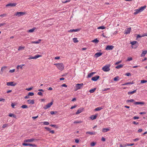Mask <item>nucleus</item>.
Wrapping results in <instances>:
<instances>
[{"label": "nucleus", "mask_w": 147, "mask_h": 147, "mask_svg": "<svg viewBox=\"0 0 147 147\" xmlns=\"http://www.w3.org/2000/svg\"><path fill=\"white\" fill-rule=\"evenodd\" d=\"M57 68L60 70H62L64 68V65L63 63H59L54 64Z\"/></svg>", "instance_id": "nucleus-1"}, {"label": "nucleus", "mask_w": 147, "mask_h": 147, "mask_svg": "<svg viewBox=\"0 0 147 147\" xmlns=\"http://www.w3.org/2000/svg\"><path fill=\"white\" fill-rule=\"evenodd\" d=\"M111 65L110 64H108L106 65L103 67L102 68V70L105 72L109 71L110 70V67Z\"/></svg>", "instance_id": "nucleus-2"}, {"label": "nucleus", "mask_w": 147, "mask_h": 147, "mask_svg": "<svg viewBox=\"0 0 147 147\" xmlns=\"http://www.w3.org/2000/svg\"><path fill=\"white\" fill-rule=\"evenodd\" d=\"M130 43L132 45V47L134 49H136L139 45L138 43L136 41L131 42Z\"/></svg>", "instance_id": "nucleus-3"}, {"label": "nucleus", "mask_w": 147, "mask_h": 147, "mask_svg": "<svg viewBox=\"0 0 147 147\" xmlns=\"http://www.w3.org/2000/svg\"><path fill=\"white\" fill-rule=\"evenodd\" d=\"M83 84L82 83L76 84V89L75 90L76 91L78 90L81 89L83 87Z\"/></svg>", "instance_id": "nucleus-4"}, {"label": "nucleus", "mask_w": 147, "mask_h": 147, "mask_svg": "<svg viewBox=\"0 0 147 147\" xmlns=\"http://www.w3.org/2000/svg\"><path fill=\"white\" fill-rule=\"evenodd\" d=\"M25 13L24 12H18L15 13V16H18V17H20L24 15Z\"/></svg>", "instance_id": "nucleus-5"}, {"label": "nucleus", "mask_w": 147, "mask_h": 147, "mask_svg": "<svg viewBox=\"0 0 147 147\" xmlns=\"http://www.w3.org/2000/svg\"><path fill=\"white\" fill-rule=\"evenodd\" d=\"M53 101L51 102L48 103L46 106H45L43 107V108L45 109H47L48 108H50L51 107V106L53 104Z\"/></svg>", "instance_id": "nucleus-6"}, {"label": "nucleus", "mask_w": 147, "mask_h": 147, "mask_svg": "<svg viewBox=\"0 0 147 147\" xmlns=\"http://www.w3.org/2000/svg\"><path fill=\"white\" fill-rule=\"evenodd\" d=\"M22 145L24 146H30L33 147L37 146V145L34 144H31L26 143H23L22 144Z\"/></svg>", "instance_id": "nucleus-7"}, {"label": "nucleus", "mask_w": 147, "mask_h": 147, "mask_svg": "<svg viewBox=\"0 0 147 147\" xmlns=\"http://www.w3.org/2000/svg\"><path fill=\"white\" fill-rule=\"evenodd\" d=\"M41 55H35L34 56H32L28 58L29 59H36L37 58H38L39 57H41Z\"/></svg>", "instance_id": "nucleus-8"}, {"label": "nucleus", "mask_w": 147, "mask_h": 147, "mask_svg": "<svg viewBox=\"0 0 147 147\" xmlns=\"http://www.w3.org/2000/svg\"><path fill=\"white\" fill-rule=\"evenodd\" d=\"M13 82H7V85L8 86H15L16 85V84H13Z\"/></svg>", "instance_id": "nucleus-9"}, {"label": "nucleus", "mask_w": 147, "mask_h": 147, "mask_svg": "<svg viewBox=\"0 0 147 147\" xmlns=\"http://www.w3.org/2000/svg\"><path fill=\"white\" fill-rule=\"evenodd\" d=\"M114 48V47L112 45H108L106 48L105 50L107 51L112 50Z\"/></svg>", "instance_id": "nucleus-10"}, {"label": "nucleus", "mask_w": 147, "mask_h": 147, "mask_svg": "<svg viewBox=\"0 0 147 147\" xmlns=\"http://www.w3.org/2000/svg\"><path fill=\"white\" fill-rule=\"evenodd\" d=\"M100 78L99 76H96L94 77H92L91 79V80L92 81H96Z\"/></svg>", "instance_id": "nucleus-11"}, {"label": "nucleus", "mask_w": 147, "mask_h": 147, "mask_svg": "<svg viewBox=\"0 0 147 147\" xmlns=\"http://www.w3.org/2000/svg\"><path fill=\"white\" fill-rule=\"evenodd\" d=\"M131 30L130 28H127L124 31V33L126 34H128L130 33Z\"/></svg>", "instance_id": "nucleus-12"}, {"label": "nucleus", "mask_w": 147, "mask_h": 147, "mask_svg": "<svg viewBox=\"0 0 147 147\" xmlns=\"http://www.w3.org/2000/svg\"><path fill=\"white\" fill-rule=\"evenodd\" d=\"M17 4V3H9L7 4L6 5V6H11V7H14Z\"/></svg>", "instance_id": "nucleus-13"}, {"label": "nucleus", "mask_w": 147, "mask_h": 147, "mask_svg": "<svg viewBox=\"0 0 147 147\" xmlns=\"http://www.w3.org/2000/svg\"><path fill=\"white\" fill-rule=\"evenodd\" d=\"M35 140V139L34 138H32L30 139H28L25 140L24 141V142H32L34 141Z\"/></svg>", "instance_id": "nucleus-14"}, {"label": "nucleus", "mask_w": 147, "mask_h": 147, "mask_svg": "<svg viewBox=\"0 0 147 147\" xmlns=\"http://www.w3.org/2000/svg\"><path fill=\"white\" fill-rule=\"evenodd\" d=\"M134 104L136 105H142L145 104V102H135L134 103Z\"/></svg>", "instance_id": "nucleus-15"}, {"label": "nucleus", "mask_w": 147, "mask_h": 147, "mask_svg": "<svg viewBox=\"0 0 147 147\" xmlns=\"http://www.w3.org/2000/svg\"><path fill=\"white\" fill-rule=\"evenodd\" d=\"M102 54V53L100 52L97 53L95 54L94 56L95 57L97 58L101 55Z\"/></svg>", "instance_id": "nucleus-16"}, {"label": "nucleus", "mask_w": 147, "mask_h": 147, "mask_svg": "<svg viewBox=\"0 0 147 147\" xmlns=\"http://www.w3.org/2000/svg\"><path fill=\"white\" fill-rule=\"evenodd\" d=\"M83 110V109L81 108H80L77 111L76 113V114L77 115L82 112Z\"/></svg>", "instance_id": "nucleus-17"}, {"label": "nucleus", "mask_w": 147, "mask_h": 147, "mask_svg": "<svg viewBox=\"0 0 147 147\" xmlns=\"http://www.w3.org/2000/svg\"><path fill=\"white\" fill-rule=\"evenodd\" d=\"M80 29L78 28L76 29H71L68 31L69 32H76L80 31Z\"/></svg>", "instance_id": "nucleus-18"}, {"label": "nucleus", "mask_w": 147, "mask_h": 147, "mask_svg": "<svg viewBox=\"0 0 147 147\" xmlns=\"http://www.w3.org/2000/svg\"><path fill=\"white\" fill-rule=\"evenodd\" d=\"M27 102L29 104H34V100H27Z\"/></svg>", "instance_id": "nucleus-19"}, {"label": "nucleus", "mask_w": 147, "mask_h": 147, "mask_svg": "<svg viewBox=\"0 0 147 147\" xmlns=\"http://www.w3.org/2000/svg\"><path fill=\"white\" fill-rule=\"evenodd\" d=\"M35 29H36V28L35 27H34V28H32L31 29L28 30L27 31V32H29V33L33 32H34V30Z\"/></svg>", "instance_id": "nucleus-20"}, {"label": "nucleus", "mask_w": 147, "mask_h": 147, "mask_svg": "<svg viewBox=\"0 0 147 147\" xmlns=\"http://www.w3.org/2000/svg\"><path fill=\"white\" fill-rule=\"evenodd\" d=\"M7 68V67L6 66H4L1 68L0 71V73L1 74H2L3 73V71H4Z\"/></svg>", "instance_id": "nucleus-21"}, {"label": "nucleus", "mask_w": 147, "mask_h": 147, "mask_svg": "<svg viewBox=\"0 0 147 147\" xmlns=\"http://www.w3.org/2000/svg\"><path fill=\"white\" fill-rule=\"evenodd\" d=\"M147 53V51L146 50L143 51L142 54L141 55V57L144 56Z\"/></svg>", "instance_id": "nucleus-22"}, {"label": "nucleus", "mask_w": 147, "mask_h": 147, "mask_svg": "<svg viewBox=\"0 0 147 147\" xmlns=\"http://www.w3.org/2000/svg\"><path fill=\"white\" fill-rule=\"evenodd\" d=\"M146 5H144L143 6L141 7H140L139 8V9L140 11L141 12L143 10H144L146 7Z\"/></svg>", "instance_id": "nucleus-23"}, {"label": "nucleus", "mask_w": 147, "mask_h": 147, "mask_svg": "<svg viewBox=\"0 0 147 147\" xmlns=\"http://www.w3.org/2000/svg\"><path fill=\"white\" fill-rule=\"evenodd\" d=\"M134 11H135L134 13V15H136L139 13L141 12L139 8L137 9H135V10Z\"/></svg>", "instance_id": "nucleus-24"}, {"label": "nucleus", "mask_w": 147, "mask_h": 147, "mask_svg": "<svg viewBox=\"0 0 147 147\" xmlns=\"http://www.w3.org/2000/svg\"><path fill=\"white\" fill-rule=\"evenodd\" d=\"M41 41V39H39L37 41H34L31 42V43L32 44H39L40 43V42Z\"/></svg>", "instance_id": "nucleus-25"}, {"label": "nucleus", "mask_w": 147, "mask_h": 147, "mask_svg": "<svg viewBox=\"0 0 147 147\" xmlns=\"http://www.w3.org/2000/svg\"><path fill=\"white\" fill-rule=\"evenodd\" d=\"M97 116V115H92L91 116L90 118L92 120H94L96 118Z\"/></svg>", "instance_id": "nucleus-26"}, {"label": "nucleus", "mask_w": 147, "mask_h": 147, "mask_svg": "<svg viewBox=\"0 0 147 147\" xmlns=\"http://www.w3.org/2000/svg\"><path fill=\"white\" fill-rule=\"evenodd\" d=\"M136 90H135L133 91H131V92L129 91V92H128V94L129 95L132 94H133L136 92Z\"/></svg>", "instance_id": "nucleus-27"}, {"label": "nucleus", "mask_w": 147, "mask_h": 147, "mask_svg": "<svg viewBox=\"0 0 147 147\" xmlns=\"http://www.w3.org/2000/svg\"><path fill=\"white\" fill-rule=\"evenodd\" d=\"M86 134H88L90 135H95V133L94 132H90V131H87L86 132Z\"/></svg>", "instance_id": "nucleus-28"}, {"label": "nucleus", "mask_w": 147, "mask_h": 147, "mask_svg": "<svg viewBox=\"0 0 147 147\" xmlns=\"http://www.w3.org/2000/svg\"><path fill=\"white\" fill-rule=\"evenodd\" d=\"M25 48V47L24 46L22 47V46H20L19 47L18 50V51L22 50H24Z\"/></svg>", "instance_id": "nucleus-29"}, {"label": "nucleus", "mask_w": 147, "mask_h": 147, "mask_svg": "<svg viewBox=\"0 0 147 147\" xmlns=\"http://www.w3.org/2000/svg\"><path fill=\"white\" fill-rule=\"evenodd\" d=\"M96 73L95 72H92L91 73H90L89 74H88V78H90L91 76H92L93 74H95Z\"/></svg>", "instance_id": "nucleus-30"}, {"label": "nucleus", "mask_w": 147, "mask_h": 147, "mask_svg": "<svg viewBox=\"0 0 147 147\" xmlns=\"http://www.w3.org/2000/svg\"><path fill=\"white\" fill-rule=\"evenodd\" d=\"M123 65L122 64H120L119 65L115 67V68L117 69H119L123 67Z\"/></svg>", "instance_id": "nucleus-31"}, {"label": "nucleus", "mask_w": 147, "mask_h": 147, "mask_svg": "<svg viewBox=\"0 0 147 147\" xmlns=\"http://www.w3.org/2000/svg\"><path fill=\"white\" fill-rule=\"evenodd\" d=\"M109 130V129L107 128H103L102 129L103 132H106Z\"/></svg>", "instance_id": "nucleus-32"}, {"label": "nucleus", "mask_w": 147, "mask_h": 147, "mask_svg": "<svg viewBox=\"0 0 147 147\" xmlns=\"http://www.w3.org/2000/svg\"><path fill=\"white\" fill-rule=\"evenodd\" d=\"M82 122V121L81 120H76L75 121L74 123H80Z\"/></svg>", "instance_id": "nucleus-33"}, {"label": "nucleus", "mask_w": 147, "mask_h": 147, "mask_svg": "<svg viewBox=\"0 0 147 147\" xmlns=\"http://www.w3.org/2000/svg\"><path fill=\"white\" fill-rule=\"evenodd\" d=\"M102 109V108L101 107H98L95 109V111H100Z\"/></svg>", "instance_id": "nucleus-34"}, {"label": "nucleus", "mask_w": 147, "mask_h": 147, "mask_svg": "<svg viewBox=\"0 0 147 147\" xmlns=\"http://www.w3.org/2000/svg\"><path fill=\"white\" fill-rule=\"evenodd\" d=\"M99 41V40L97 38L95 39L94 40L92 41V42L95 43H98Z\"/></svg>", "instance_id": "nucleus-35"}, {"label": "nucleus", "mask_w": 147, "mask_h": 147, "mask_svg": "<svg viewBox=\"0 0 147 147\" xmlns=\"http://www.w3.org/2000/svg\"><path fill=\"white\" fill-rule=\"evenodd\" d=\"M96 88H94L93 89H91L90 90L89 92H90L91 93H93L94 92V91L96 90Z\"/></svg>", "instance_id": "nucleus-36"}, {"label": "nucleus", "mask_w": 147, "mask_h": 147, "mask_svg": "<svg viewBox=\"0 0 147 147\" xmlns=\"http://www.w3.org/2000/svg\"><path fill=\"white\" fill-rule=\"evenodd\" d=\"M21 107L23 109L27 108H28V106L26 105H22Z\"/></svg>", "instance_id": "nucleus-37"}, {"label": "nucleus", "mask_w": 147, "mask_h": 147, "mask_svg": "<svg viewBox=\"0 0 147 147\" xmlns=\"http://www.w3.org/2000/svg\"><path fill=\"white\" fill-rule=\"evenodd\" d=\"M73 41L74 43H76L78 42V41L77 40V38H73Z\"/></svg>", "instance_id": "nucleus-38"}, {"label": "nucleus", "mask_w": 147, "mask_h": 147, "mask_svg": "<svg viewBox=\"0 0 147 147\" xmlns=\"http://www.w3.org/2000/svg\"><path fill=\"white\" fill-rule=\"evenodd\" d=\"M134 102V100L133 99H131L129 100H126V102L127 103L129 102Z\"/></svg>", "instance_id": "nucleus-39"}, {"label": "nucleus", "mask_w": 147, "mask_h": 147, "mask_svg": "<svg viewBox=\"0 0 147 147\" xmlns=\"http://www.w3.org/2000/svg\"><path fill=\"white\" fill-rule=\"evenodd\" d=\"M105 28V27L104 26H101L97 28V29H103Z\"/></svg>", "instance_id": "nucleus-40"}, {"label": "nucleus", "mask_w": 147, "mask_h": 147, "mask_svg": "<svg viewBox=\"0 0 147 147\" xmlns=\"http://www.w3.org/2000/svg\"><path fill=\"white\" fill-rule=\"evenodd\" d=\"M119 76H116L113 78V80L114 81H118L119 80Z\"/></svg>", "instance_id": "nucleus-41"}, {"label": "nucleus", "mask_w": 147, "mask_h": 147, "mask_svg": "<svg viewBox=\"0 0 147 147\" xmlns=\"http://www.w3.org/2000/svg\"><path fill=\"white\" fill-rule=\"evenodd\" d=\"M34 94L33 92H29L28 93V95L29 96H33L34 95Z\"/></svg>", "instance_id": "nucleus-42"}, {"label": "nucleus", "mask_w": 147, "mask_h": 147, "mask_svg": "<svg viewBox=\"0 0 147 147\" xmlns=\"http://www.w3.org/2000/svg\"><path fill=\"white\" fill-rule=\"evenodd\" d=\"M127 143L126 144H120V147H125L127 146Z\"/></svg>", "instance_id": "nucleus-43"}, {"label": "nucleus", "mask_w": 147, "mask_h": 147, "mask_svg": "<svg viewBox=\"0 0 147 147\" xmlns=\"http://www.w3.org/2000/svg\"><path fill=\"white\" fill-rule=\"evenodd\" d=\"M132 60V58L131 57H129L127 58V59L126 60V61H131Z\"/></svg>", "instance_id": "nucleus-44"}, {"label": "nucleus", "mask_w": 147, "mask_h": 147, "mask_svg": "<svg viewBox=\"0 0 147 147\" xmlns=\"http://www.w3.org/2000/svg\"><path fill=\"white\" fill-rule=\"evenodd\" d=\"M147 82V81L145 80H142L141 81L140 83L141 84H143Z\"/></svg>", "instance_id": "nucleus-45"}, {"label": "nucleus", "mask_w": 147, "mask_h": 147, "mask_svg": "<svg viewBox=\"0 0 147 147\" xmlns=\"http://www.w3.org/2000/svg\"><path fill=\"white\" fill-rule=\"evenodd\" d=\"M8 124H3L2 126V127L3 128H5L7 127L8 126Z\"/></svg>", "instance_id": "nucleus-46"}, {"label": "nucleus", "mask_w": 147, "mask_h": 147, "mask_svg": "<svg viewBox=\"0 0 147 147\" xmlns=\"http://www.w3.org/2000/svg\"><path fill=\"white\" fill-rule=\"evenodd\" d=\"M127 85H129V84H134V82H133V81H132V82H128L127 83H126Z\"/></svg>", "instance_id": "nucleus-47"}, {"label": "nucleus", "mask_w": 147, "mask_h": 147, "mask_svg": "<svg viewBox=\"0 0 147 147\" xmlns=\"http://www.w3.org/2000/svg\"><path fill=\"white\" fill-rule=\"evenodd\" d=\"M96 144V143L94 142H92L90 144V145L91 146H94Z\"/></svg>", "instance_id": "nucleus-48"}, {"label": "nucleus", "mask_w": 147, "mask_h": 147, "mask_svg": "<svg viewBox=\"0 0 147 147\" xmlns=\"http://www.w3.org/2000/svg\"><path fill=\"white\" fill-rule=\"evenodd\" d=\"M134 144L132 143V144H129V143H127V146H131L134 145Z\"/></svg>", "instance_id": "nucleus-49"}, {"label": "nucleus", "mask_w": 147, "mask_h": 147, "mask_svg": "<svg viewBox=\"0 0 147 147\" xmlns=\"http://www.w3.org/2000/svg\"><path fill=\"white\" fill-rule=\"evenodd\" d=\"M43 124L45 125H48L49 124V123L47 121H45L43 122Z\"/></svg>", "instance_id": "nucleus-50"}, {"label": "nucleus", "mask_w": 147, "mask_h": 147, "mask_svg": "<svg viewBox=\"0 0 147 147\" xmlns=\"http://www.w3.org/2000/svg\"><path fill=\"white\" fill-rule=\"evenodd\" d=\"M140 140V139L139 138H136L135 139H134L133 140V141L134 142H137L138 140Z\"/></svg>", "instance_id": "nucleus-51"}, {"label": "nucleus", "mask_w": 147, "mask_h": 147, "mask_svg": "<svg viewBox=\"0 0 147 147\" xmlns=\"http://www.w3.org/2000/svg\"><path fill=\"white\" fill-rule=\"evenodd\" d=\"M7 16V14H3L0 15V17H4L6 16Z\"/></svg>", "instance_id": "nucleus-52"}, {"label": "nucleus", "mask_w": 147, "mask_h": 147, "mask_svg": "<svg viewBox=\"0 0 147 147\" xmlns=\"http://www.w3.org/2000/svg\"><path fill=\"white\" fill-rule=\"evenodd\" d=\"M70 0H66L65 1H63L62 3H66L67 2H69L70 1Z\"/></svg>", "instance_id": "nucleus-53"}, {"label": "nucleus", "mask_w": 147, "mask_h": 147, "mask_svg": "<svg viewBox=\"0 0 147 147\" xmlns=\"http://www.w3.org/2000/svg\"><path fill=\"white\" fill-rule=\"evenodd\" d=\"M32 88H33V87H30V88H27L26 89V90L28 91H30L32 89Z\"/></svg>", "instance_id": "nucleus-54"}, {"label": "nucleus", "mask_w": 147, "mask_h": 147, "mask_svg": "<svg viewBox=\"0 0 147 147\" xmlns=\"http://www.w3.org/2000/svg\"><path fill=\"white\" fill-rule=\"evenodd\" d=\"M37 94H38V95H40V96H42V94L40 92H38V93H37Z\"/></svg>", "instance_id": "nucleus-55"}, {"label": "nucleus", "mask_w": 147, "mask_h": 147, "mask_svg": "<svg viewBox=\"0 0 147 147\" xmlns=\"http://www.w3.org/2000/svg\"><path fill=\"white\" fill-rule=\"evenodd\" d=\"M77 105H76L72 106L71 107L70 109H72L74 108H75L77 107Z\"/></svg>", "instance_id": "nucleus-56"}, {"label": "nucleus", "mask_w": 147, "mask_h": 147, "mask_svg": "<svg viewBox=\"0 0 147 147\" xmlns=\"http://www.w3.org/2000/svg\"><path fill=\"white\" fill-rule=\"evenodd\" d=\"M125 75H126L127 76H131V74L129 73H126L125 74Z\"/></svg>", "instance_id": "nucleus-57"}, {"label": "nucleus", "mask_w": 147, "mask_h": 147, "mask_svg": "<svg viewBox=\"0 0 147 147\" xmlns=\"http://www.w3.org/2000/svg\"><path fill=\"white\" fill-rule=\"evenodd\" d=\"M45 129H46L48 131H50L51 130V129L49 127H45Z\"/></svg>", "instance_id": "nucleus-58"}, {"label": "nucleus", "mask_w": 147, "mask_h": 147, "mask_svg": "<svg viewBox=\"0 0 147 147\" xmlns=\"http://www.w3.org/2000/svg\"><path fill=\"white\" fill-rule=\"evenodd\" d=\"M110 88H105L102 90V91H107V90H110Z\"/></svg>", "instance_id": "nucleus-59"}, {"label": "nucleus", "mask_w": 147, "mask_h": 147, "mask_svg": "<svg viewBox=\"0 0 147 147\" xmlns=\"http://www.w3.org/2000/svg\"><path fill=\"white\" fill-rule=\"evenodd\" d=\"M5 99L0 98V101L5 102Z\"/></svg>", "instance_id": "nucleus-60"}, {"label": "nucleus", "mask_w": 147, "mask_h": 147, "mask_svg": "<svg viewBox=\"0 0 147 147\" xmlns=\"http://www.w3.org/2000/svg\"><path fill=\"white\" fill-rule=\"evenodd\" d=\"M133 119H138L139 118V117H137V116H135V117H133Z\"/></svg>", "instance_id": "nucleus-61"}, {"label": "nucleus", "mask_w": 147, "mask_h": 147, "mask_svg": "<svg viewBox=\"0 0 147 147\" xmlns=\"http://www.w3.org/2000/svg\"><path fill=\"white\" fill-rule=\"evenodd\" d=\"M15 71V69H11V70H10L9 71V72H10V73H13V72H14Z\"/></svg>", "instance_id": "nucleus-62"}, {"label": "nucleus", "mask_w": 147, "mask_h": 147, "mask_svg": "<svg viewBox=\"0 0 147 147\" xmlns=\"http://www.w3.org/2000/svg\"><path fill=\"white\" fill-rule=\"evenodd\" d=\"M132 123L134 124L135 125H138L139 124V123L138 122H136L135 121H134Z\"/></svg>", "instance_id": "nucleus-63"}, {"label": "nucleus", "mask_w": 147, "mask_h": 147, "mask_svg": "<svg viewBox=\"0 0 147 147\" xmlns=\"http://www.w3.org/2000/svg\"><path fill=\"white\" fill-rule=\"evenodd\" d=\"M5 24L4 23H2L0 24V27L2 26Z\"/></svg>", "instance_id": "nucleus-64"}]
</instances>
